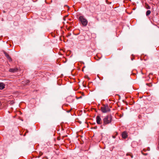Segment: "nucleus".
<instances>
[{"label":"nucleus","mask_w":159,"mask_h":159,"mask_svg":"<svg viewBox=\"0 0 159 159\" xmlns=\"http://www.w3.org/2000/svg\"><path fill=\"white\" fill-rule=\"evenodd\" d=\"M112 116L111 115H107L104 117L103 119V125L110 123L111 121Z\"/></svg>","instance_id":"obj_1"},{"label":"nucleus","mask_w":159,"mask_h":159,"mask_svg":"<svg viewBox=\"0 0 159 159\" xmlns=\"http://www.w3.org/2000/svg\"><path fill=\"white\" fill-rule=\"evenodd\" d=\"M101 110L103 113H106L110 111V108L107 105H103L101 107Z\"/></svg>","instance_id":"obj_2"},{"label":"nucleus","mask_w":159,"mask_h":159,"mask_svg":"<svg viewBox=\"0 0 159 159\" xmlns=\"http://www.w3.org/2000/svg\"><path fill=\"white\" fill-rule=\"evenodd\" d=\"M79 20L81 22L82 24L84 26L87 25L88 24V21L87 20L84 18L82 16H80L79 17Z\"/></svg>","instance_id":"obj_3"},{"label":"nucleus","mask_w":159,"mask_h":159,"mask_svg":"<svg viewBox=\"0 0 159 159\" xmlns=\"http://www.w3.org/2000/svg\"><path fill=\"white\" fill-rule=\"evenodd\" d=\"M96 122L98 124H101L102 123V121L100 116H97L96 118Z\"/></svg>","instance_id":"obj_4"},{"label":"nucleus","mask_w":159,"mask_h":159,"mask_svg":"<svg viewBox=\"0 0 159 159\" xmlns=\"http://www.w3.org/2000/svg\"><path fill=\"white\" fill-rule=\"evenodd\" d=\"M4 53L5 55V56L8 59L9 61H12V59L11 57L9 56V55L6 52H4Z\"/></svg>","instance_id":"obj_5"},{"label":"nucleus","mask_w":159,"mask_h":159,"mask_svg":"<svg viewBox=\"0 0 159 159\" xmlns=\"http://www.w3.org/2000/svg\"><path fill=\"white\" fill-rule=\"evenodd\" d=\"M122 136L123 138L126 139L127 137V133L125 131L122 133Z\"/></svg>","instance_id":"obj_6"},{"label":"nucleus","mask_w":159,"mask_h":159,"mask_svg":"<svg viewBox=\"0 0 159 159\" xmlns=\"http://www.w3.org/2000/svg\"><path fill=\"white\" fill-rule=\"evenodd\" d=\"M18 69L17 68H11L9 70V71L11 72H15L17 71Z\"/></svg>","instance_id":"obj_7"},{"label":"nucleus","mask_w":159,"mask_h":159,"mask_svg":"<svg viewBox=\"0 0 159 159\" xmlns=\"http://www.w3.org/2000/svg\"><path fill=\"white\" fill-rule=\"evenodd\" d=\"M5 84L3 83H0V89H3L5 88Z\"/></svg>","instance_id":"obj_8"},{"label":"nucleus","mask_w":159,"mask_h":159,"mask_svg":"<svg viewBox=\"0 0 159 159\" xmlns=\"http://www.w3.org/2000/svg\"><path fill=\"white\" fill-rule=\"evenodd\" d=\"M151 11L150 10H148L146 13V15L147 16H148L151 13Z\"/></svg>","instance_id":"obj_9"},{"label":"nucleus","mask_w":159,"mask_h":159,"mask_svg":"<svg viewBox=\"0 0 159 159\" xmlns=\"http://www.w3.org/2000/svg\"><path fill=\"white\" fill-rule=\"evenodd\" d=\"M85 77H86V78H87L88 80H89L90 79L89 78V77H88V76H85Z\"/></svg>","instance_id":"obj_10"},{"label":"nucleus","mask_w":159,"mask_h":159,"mask_svg":"<svg viewBox=\"0 0 159 159\" xmlns=\"http://www.w3.org/2000/svg\"><path fill=\"white\" fill-rule=\"evenodd\" d=\"M147 8L149 9H150V8L149 6H148V7Z\"/></svg>","instance_id":"obj_11"},{"label":"nucleus","mask_w":159,"mask_h":159,"mask_svg":"<svg viewBox=\"0 0 159 159\" xmlns=\"http://www.w3.org/2000/svg\"><path fill=\"white\" fill-rule=\"evenodd\" d=\"M130 155L131 156V157L132 158L133 157V155Z\"/></svg>","instance_id":"obj_12"},{"label":"nucleus","mask_w":159,"mask_h":159,"mask_svg":"<svg viewBox=\"0 0 159 159\" xmlns=\"http://www.w3.org/2000/svg\"><path fill=\"white\" fill-rule=\"evenodd\" d=\"M112 137H113V138H115V136H113Z\"/></svg>","instance_id":"obj_13"},{"label":"nucleus","mask_w":159,"mask_h":159,"mask_svg":"<svg viewBox=\"0 0 159 159\" xmlns=\"http://www.w3.org/2000/svg\"><path fill=\"white\" fill-rule=\"evenodd\" d=\"M57 139H58V140H60V138H57Z\"/></svg>","instance_id":"obj_14"},{"label":"nucleus","mask_w":159,"mask_h":159,"mask_svg":"<svg viewBox=\"0 0 159 159\" xmlns=\"http://www.w3.org/2000/svg\"><path fill=\"white\" fill-rule=\"evenodd\" d=\"M81 98V96H80V97H79V98Z\"/></svg>","instance_id":"obj_15"}]
</instances>
